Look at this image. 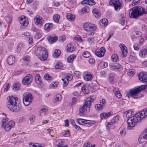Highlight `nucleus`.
Segmentation results:
<instances>
[{
  "mask_svg": "<svg viewBox=\"0 0 147 147\" xmlns=\"http://www.w3.org/2000/svg\"><path fill=\"white\" fill-rule=\"evenodd\" d=\"M147 116V108L144 109L143 111L130 117L127 121V128L131 129L138 122Z\"/></svg>",
  "mask_w": 147,
  "mask_h": 147,
  "instance_id": "obj_1",
  "label": "nucleus"
},
{
  "mask_svg": "<svg viewBox=\"0 0 147 147\" xmlns=\"http://www.w3.org/2000/svg\"><path fill=\"white\" fill-rule=\"evenodd\" d=\"M8 102L7 107L11 111L17 112L21 109V105L18 101V98L16 97L12 96H9L7 98Z\"/></svg>",
  "mask_w": 147,
  "mask_h": 147,
  "instance_id": "obj_2",
  "label": "nucleus"
},
{
  "mask_svg": "<svg viewBox=\"0 0 147 147\" xmlns=\"http://www.w3.org/2000/svg\"><path fill=\"white\" fill-rule=\"evenodd\" d=\"M95 97L93 96H90L85 101L84 105L80 107L79 112L80 115L85 114L86 112H88L90 110L91 102L95 99Z\"/></svg>",
  "mask_w": 147,
  "mask_h": 147,
  "instance_id": "obj_3",
  "label": "nucleus"
},
{
  "mask_svg": "<svg viewBox=\"0 0 147 147\" xmlns=\"http://www.w3.org/2000/svg\"><path fill=\"white\" fill-rule=\"evenodd\" d=\"M146 85L141 86L140 87L135 88L133 89L130 90L129 92L127 94V96L129 98L131 97L134 98H138L141 96V95L139 94L142 90L146 88Z\"/></svg>",
  "mask_w": 147,
  "mask_h": 147,
  "instance_id": "obj_4",
  "label": "nucleus"
},
{
  "mask_svg": "<svg viewBox=\"0 0 147 147\" xmlns=\"http://www.w3.org/2000/svg\"><path fill=\"white\" fill-rule=\"evenodd\" d=\"M144 8L135 6L131 9L129 16L131 18H137L144 13Z\"/></svg>",
  "mask_w": 147,
  "mask_h": 147,
  "instance_id": "obj_5",
  "label": "nucleus"
},
{
  "mask_svg": "<svg viewBox=\"0 0 147 147\" xmlns=\"http://www.w3.org/2000/svg\"><path fill=\"white\" fill-rule=\"evenodd\" d=\"M35 54L41 60L44 61L47 57V52L46 49L40 46H38L35 48Z\"/></svg>",
  "mask_w": 147,
  "mask_h": 147,
  "instance_id": "obj_6",
  "label": "nucleus"
},
{
  "mask_svg": "<svg viewBox=\"0 0 147 147\" xmlns=\"http://www.w3.org/2000/svg\"><path fill=\"white\" fill-rule=\"evenodd\" d=\"M33 97L32 94L29 92H26L23 95V100L24 104L26 106L29 105L32 102Z\"/></svg>",
  "mask_w": 147,
  "mask_h": 147,
  "instance_id": "obj_7",
  "label": "nucleus"
},
{
  "mask_svg": "<svg viewBox=\"0 0 147 147\" xmlns=\"http://www.w3.org/2000/svg\"><path fill=\"white\" fill-rule=\"evenodd\" d=\"M83 28L86 31L92 32L95 31L96 30L97 27L94 24L87 22L84 24Z\"/></svg>",
  "mask_w": 147,
  "mask_h": 147,
  "instance_id": "obj_8",
  "label": "nucleus"
},
{
  "mask_svg": "<svg viewBox=\"0 0 147 147\" xmlns=\"http://www.w3.org/2000/svg\"><path fill=\"white\" fill-rule=\"evenodd\" d=\"M14 125V121H8L6 123L2 124L1 125V127L2 128H4L6 131H8Z\"/></svg>",
  "mask_w": 147,
  "mask_h": 147,
  "instance_id": "obj_9",
  "label": "nucleus"
},
{
  "mask_svg": "<svg viewBox=\"0 0 147 147\" xmlns=\"http://www.w3.org/2000/svg\"><path fill=\"white\" fill-rule=\"evenodd\" d=\"M109 3L111 5H114L115 9L116 11L121 8V2L119 0H110Z\"/></svg>",
  "mask_w": 147,
  "mask_h": 147,
  "instance_id": "obj_10",
  "label": "nucleus"
},
{
  "mask_svg": "<svg viewBox=\"0 0 147 147\" xmlns=\"http://www.w3.org/2000/svg\"><path fill=\"white\" fill-rule=\"evenodd\" d=\"M32 80V76L28 74L23 78L22 80V84L24 85H28L30 84Z\"/></svg>",
  "mask_w": 147,
  "mask_h": 147,
  "instance_id": "obj_11",
  "label": "nucleus"
},
{
  "mask_svg": "<svg viewBox=\"0 0 147 147\" xmlns=\"http://www.w3.org/2000/svg\"><path fill=\"white\" fill-rule=\"evenodd\" d=\"M34 22L38 25L42 26L44 23L42 18L39 15H37L34 17Z\"/></svg>",
  "mask_w": 147,
  "mask_h": 147,
  "instance_id": "obj_12",
  "label": "nucleus"
},
{
  "mask_svg": "<svg viewBox=\"0 0 147 147\" xmlns=\"http://www.w3.org/2000/svg\"><path fill=\"white\" fill-rule=\"evenodd\" d=\"M105 51V48L104 47H101L100 49L95 51V54L97 56L101 57L104 55Z\"/></svg>",
  "mask_w": 147,
  "mask_h": 147,
  "instance_id": "obj_13",
  "label": "nucleus"
},
{
  "mask_svg": "<svg viewBox=\"0 0 147 147\" xmlns=\"http://www.w3.org/2000/svg\"><path fill=\"white\" fill-rule=\"evenodd\" d=\"M140 143H142L147 141V130L144 131L138 139Z\"/></svg>",
  "mask_w": 147,
  "mask_h": 147,
  "instance_id": "obj_14",
  "label": "nucleus"
},
{
  "mask_svg": "<svg viewBox=\"0 0 147 147\" xmlns=\"http://www.w3.org/2000/svg\"><path fill=\"white\" fill-rule=\"evenodd\" d=\"M19 18L20 23L21 24L25 26H27L28 25V21L25 16H22Z\"/></svg>",
  "mask_w": 147,
  "mask_h": 147,
  "instance_id": "obj_15",
  "label": "nucleus"
},
{
  "mask_svg": "<svg viewBox=\"0 0 147 147\" xmlns=\"http://www.w3.org/2000/svg\"><path fill=\"white\" fill-rule=\"evenodd\" d=\"M139 80L143 82H147V75L141 72L138 75Z\"/></svg>",
  "mask_w": 147,
  "mask_h": 147,
  "instance_id": "obj_16",
  "label": "nucleus"
},
{
  "mask_svg": "<svg viewBox=\"0 0 147 147\" xmlns=\"http://www.w3.org/2000/svg\"><path fill=\"white\" fill-rule=\"evenodd\" d=\"M119 46L121 49L123 57H125L127 55V51L126 47L123 44H120Z\"/></svg>",
  "mask_w": 147,
  "mask_h": 147,
  "instance_id": "obj_17",
  "label": "nucleus"
},
{
  "mask_svg": "<svg viewBox=\"0 0 147 147\" xmlns=\"http://www.w3.org/2000/svg\"><path fill=\"white\" fill-rule=\"evenodd\" d=\"M83 75L84 80L86 81H90L93 78L92 75L89 73L85 72Z\"/></svg>",
  "mask_w": 147,
  "mask_h": 147,
  "instance_id": "obj_18",
  "label": "nucleus"
},
{
  "mask_svg": "<svg viewBox=\"0 0 147 147\" xmlns=\"http://www.w3.org/2000/svg\"><path fill=\"white\" fill-rule=\"evenodd\" d=\"M67 51L68 52H72L75 49V48L74 45L71 44L67 45L66 47Z\"/></svg>",
  "mask_w": 147,
  "mask_h": 147,
  "instance_id": "obj_19",
  "label": "nucleus"
},
{
  "mask_svg": "<svg viewBox=\"0 0 147 147\" xmlns=\"http://www.w3.org/2000/svg\"><path fill=\"white\" fill-rule=\"evenodd\" d=\"M111 115L112 114L110 112L103 113L100 114V117L101 119H105L111 116Z\"/></svg>",
  "mask_w": 147,
  "mask_h": 147,
  "instance_id": "obj_20",
  "label": "nucleus"
},
{
  "mask_svg": "<svg viewBox=\"0 0 147 147\" xmlns=\"http://www.w3.org/2000/svg\"><path fill=\"white\" fill-rule=\"evenodd\" d=\"M15 57L12 55H10L8 57L7 59V63L9 65H12L15 62Z\"/></svg>",
  "mask_w": 147,
  "mask_h": 147,
  "instance_id": "obj_21",
  "label": "nucleus"
},
{
  "mask_svg": "<svg viewBox=\"0 0 147 147\" xmlns=\"http://www.w3.org/2000/svg\"><path fill=\"white\" fill-rule=\"evenodd\" d=\"M139 55L142 58H144L147 56V48L141 50L140 52Z\"/></svg>",
  "mask_w": 147,
  "mask_h": 147,
  "instance_id": "obj_22",
  "label": "nucleus"
},
{
  "mask_svg": "<svg viewBox=\"0 0 147 147\" xmlns=\"http://www.w3.org/2000/svg\"><path fill=\"white\" fill-rule=\"evenodd\" d=\"M53 24L51 23H48L45 24L44 26L45 30H50L53 28Z\"/></svg>",
  "mask_w": 147,
  "mask_h": 147,
  "instance_id": "obj_23",
  "label": "nucleus"
},
{
  "mask_svg": "<svg viewBox=\"0 0 147 147\" xmlns=\"http://www.w3.org/2000/svg\"><path fill=\"white\" fill-rule=\"evenodd\" d=\"M36 82L39 85H41L42 84L41 77L39 74L36 75L35 78Z\"/></svg>",
  "mask_w": 147,
  "mask_h": 147,
  "instance_id": "obj_24",
  "label": "nucleus"
},
{
  "mask_svg": "<svg viewBox=\"0 0 147 147\" xmlns=\"http://www.w3.org/2000/svg\"><path fill=\"white\" fill-rule=\"evenodd\" d=\"M21 86V83L18 82H16L13 84V88L14 90L17 91L18 90Z\"/></svg>",
  "mask_w": 147,
  "mask_h": 147,
  "instance_id": "obj_25",
  "label": "nucleus"
},
{
  "mask_svg": "<svg viewBox=\"0 0 147 147\" xmlns=\"http://www.w3.org/2000/svg\"><path fill=\"white\" fill-rule=\"evenodd\" d=\"M66 18L69 21H73L75 20V16L71 13H68L66 15Z\"/></svg>",
  "mask_w": 147,
  "mask_h": 147,
  "instance_id": "obj_26",
  "label": "nucleus"
},
{
  "mask_svg": "<svg viewBox=\"0 0 147 147\" xmlns=\"http://www.w3.org/2000/svg\"><path fill=\"white\" fill-rule=\"evenodd\" d=\"M92 11L94 15L96 18H98L100 16V13L97 9H93Z\"/></svg>",
  "mask_w": 147,
  "mask_h": 147,
  "instance_id": "obj_27",
  "label": "nucleus"
},
{
  "mask_svg": "<svg viewBox=\"0 0 147 147\" xmlns=\"http://www.w3.org/2000/svg\"><path fill=\"white\" fill-rule=\"evenodd\" d=\"M114 94H115L116 97L118 98H120L121 97V94L120 91H119L118 89V88H115L114 89Z\"/></svg>",
  "mask_w": 147,
  "mask_h": 147,
  "instance_id": "obj_28",
  "label": "nucleus"
},
{
  "mask_svg": "<svg viewBox=\"0 0 147 147\" xmlns=\"http://www.w3.org/2000/svg\"><path fill=\"white\" fill-rule=\"evenodd\" d=\"M119 119V117L118 116L115 117L111 120L110 122L107 123V124L109 125H111L113 123H115Z\"/></svg>",
  "mask_w": 147,
  "mask_h": 147,
  "instance_id": "obj_29",
  "label": "nucleus"
},
{
  "mask_svg": "<svg viewBox=\"0 0 147 147\" xmlns=\"http://www.w3.org/2000/svg\"><path fill=\"white\" fill-rule=\"evenodd\" d=\"M62 99V97L61 95L59 94H57L56 95L55 98L53 101L54 103H56L57 101L61 100Z\"/></svg>",
  "mask_w": 147,
  "mask_h": 147,
  "instance_id": "obj_30",
  "label": "nucleus"
},
{
  "mask_svg": "<svg viewBox=\"0 0 147 147\" xmlns=\"http://www.w3.org/2000/svg\"><path fill=\"white\" fill-rule=\"evenodd\" d=\"M108 21L106 19H102L100 21V24L103 26H106L108 24Z\"/></svg>",
  "mask_w": 147,
  "mask_h": 147,
  "instance_id": "obj_31",
  "label": "nucleus"
},
{
  "mask_svg": "<svg viewBox=\"0 0 147 147\" xmlns=\"http://www.w3.org/2000/svg\"><path fill=\"white\" fill-rule=\"evenodd\" d=\"M88 121V120L82 119H77V121L79 124L80 125L82 124L81 123H82L84 124H87V122Z\"/></svg>",
  "mask_w": 147,
  "mask_h": 147,
  "instance_id": "obj_32",
  "label": "nucleus"
},
{
  "mask_svg": "<svg viewBox=\"0 0 147 147\" xmlns=\"http://www.w3.org/2000/svg\"><path fill=\"white\" fill-rule=\"evenodd\" d=\"M129 60L131 62H134L136 60V56L135 54L133 55L132 54L129 56Z\"/></svg>",
  "mask_w": 147,
  "mask_h": 147,
  "instance_id": "obj_33",
  "label": "nucleus"
},
{
  "mask_svg": "<svg viewBox=\"0 0 147 147\" xmlns=\"http://www.w3.org/2000/svg\"><path fill=\"white\" fill-rule=\"evenodd\" d=\"M61 53L60 50L56 49L55 50L54 53L53 54V57L54 58H57L59 56Z\"/></svg>",
  "mask_w": 147,
  "mask_h": 147,
  "instance_id": "obj_34",
  "label": "nucleus"
},
{
  "mask_svg": "<svg viewBox=\"0 0 147 147\" xmlns=\"http://www.w3.org/2000/svg\"><path fill=\"white\" fill-rule=\"evenodd\" d=\"M76 57V55L74 54H72L69 56L67 58V61L68 62L70 63L72 62L74 59Z\"/></svg>",
  "mask_w": 147,
  "mask_h": 147,
  "instance_id": "obj_35",
  "label": "nucleus"
},
{
  "mask_svg": "<svg viewBox=\"0 0 147 147\" xmlns=\"http://www.w3.org/2000/svg\"><path fill=\"white\" fill-rule=\"evenodd\" d=\"M48 110L47 107L45 105L42 106L40 108L39 110L40 113H43L46 112Z\"/></svg>",
  "mask_w": 147,
  "mask_h": 147,
  "instance_id": "obj_36",
  "label": "nucleus"
},
{
  "mask_svg": "<svg viewBox=\"0 0 147 147\" xmlns=\"http://www.w3.org/2000/svg\"><path fill=\"white\" fill-rule=\"evenodd\" d=\"M82 90L84 94H88L89 92L88 88L85 85H84L82 88Z\"/></svg>",
  "mask_w": 147,
  "mask_h": 147,
  "instance_id": "obj_37",
  "label": "nucleus"
},
{
  "mask_svg": "<svg viewBox=\"0 0 147 147\" xmlns=\"http://www.w3.org/2000/svg\"><path fill=\"white\" fill-rule=\"evenodd\" d=\"M62 141L61 139H58L55 142V145L58 147H61L62 145Z\"/></svg>",
  "mask_w": 147,
  "mask_h": 147,
  "instance_id": "obj_38",
  "label": "nucleus"
},
{
  "mask_svg": "<svg viewBox=\"0 0 147 147\" xmlns=\"http://www.w3.org/2000/svg\"><path fill=\"white\" fill-rule=\"evenodd\" d=\"M29 145L30 147H44V145L43 144L39 145L38 144H34L32 143H30Z\"/></svg>",
  "mask_w": 147,
  "mask_h": 147,
  "instance_id": "obj_39",
  "label": "nucleus"
},
{
  "mask_svg": "<svg viewBox=\"0 0 147 147\" xmlns=\"http://www.w3.org/2000/svg\"><path fill=\"white\" fill-rule=\"evenodd\" d=\"M57 37H53L50 36L48 38V41L50 42H55L57 40Z\"/></svg>",
  "mask_w": 147,
  "mask_h": 147,
  "instance_id": "obj_40",
  "label": "nucleus"
},
{
  "mask_svg": "<svg viewBox=\"0 0 147 147\" xmlns=\"http://www.w3.org/2000/svg\"><path fill=\"white\" fill-rule=\"evenodd\" d=\"M60 16L58 14H55L53 16V19L54 21L56 23L59 22V20L60 18Z\"/></svg>",
  "mask_w": 147,
  "mask_h": 147,
  "instance_id": "obj_41",
  "label": "nucleus"
},
{
  "mask_svg": "<svg viewBox=\"0 0 147 147\" xmlns=\"http://www.w3.org/2000/svg\"><path fill=\"white\" fill-rule=\"evenodd\" d=\"M95 109L98 111L101 110L103 108L102 106L100 104H96L95 105Z\"/></svg>",
  "mask_w": 147,
  "mask_h": 147,
  "instance_id": "obj_42",
  "label": "nucleus"
},
{
  "mask_svg": "<svg viewBox=\"0 0 147 147\" xmlns=\"http://www.w3.org/2000/svg\"><path fill=\"white\" fill-rule=\"evenodd\" d=\"M100 65L101 68L104 69L107 67L108 63L106 62L102 61L100 62Z\"/></svg>",
  "mask_w": 147,
  "mask_h": 147,
  "instance_id": "obj_43",
  "label": "nucleus"
},
{
  "mask_svg": "<svg viewBox=\"0 0 147 147\" xmlns=\"http://www.w3.org/2000/svg\"><path fill=\"white\" fill-rule=\"evenodd\" d=\"M111 58L113 61L116 62L118 59V57L117 54H113L112 55Z\"/></svg>",
  "mask_w": 147,
  "mask_h": 147,
  "instance_id": "obj_44",
  "label": "nucleus"
},
{
  "mask_svg": "<svg viewBox=\"0 0 147 147\" xmlns=\"http://www.w3.org/2000/svg\"><path fill=\"white\" fill-rule=\"evenodd\" d=\"M89 10V8L87 6H85L82 8V12L83 13H85L88 12Z\"/></svg>",
  "mask_w": 147,
  "mask_h": 147,
  "instance_id": "obj_45",
  "label": "nucleus"
},
{
  "mask_svg": "<svg viewBox=\"0 0 147 147\" xmlns=\"http://www.w3.org/2000/svg\"><path fill=\"white\" fill-rule=\"evenodd\" d=\"M132 112L131 111H128L124 112V114L127 117H128L131 115Z\"/></svg>",
  "mask_w": 147,
  "mask_h": 147,
  "instance_id": "obj_46",
  "label": "nucleus"
},
{
  "mask_svg": "<svg viewBox=\"0 0 147 147\" xmlns=\"http://www.w3.org/2000/svg\"><path fill=\"white\" fill-rule=\"evenodd\" d=\"M83 56L85 58H88L90 55V54L88 51H85L82 53Z\"/></svg>",
  "mask_w": 147,
  "mask_h": 147,
  "instance_id": "obj_47",
  "label": "nucleus"
},
{
  "mask_svg": "<svg viewBox=\"0 0 147 147\" xmlns=\"http://www.w3.org/2000/svg\"><path fill=\"white\" fill-rule=\"evenodd\" d=\"M35 119V116L33 115H31L29 118V120H30V123H33Z\"/></svg>",
  "mask_w": 147,
  "mask_h": 147,
  "instance_id": "obj_48",
  "label": "nucleus"
},
{
  "mask_svg": "<svg viewBox=\"0 0 147 147\" xmlns=\"http://www.w3.org/2000/svg\"><path fill=\"white\" fill-rule=\"evenodd\" d=\"M61 80L63 82V86H66L68 83V80L67 79L64 78V79L62 78Z\"/></svg>",
  "mask_w": 147,
  "mask_h": 147,
  "instance_id": "obj_49",
  "label": "nucleus"
},
{
  "mask_svg": "<svg viewBox=\"0 0 147 147\" xmlns=\"http://www.w3.org/2000/svg\"><path fill=\"white\" fill-rule=\"evenodd\" d=\"M41 37V34L38 32H37L35 34L34 36V38L36 39H40Z\"/></svg>",
  "mask_w": 147,
  "mask_h": 147,
  "instance_id": "obj_50",
  "label": "nucleus"
},
{
  "mask_svg": "<svg viewBox=\"0 0 147 147\" xmlns=\"http://www.w3.org/2000/svg\"><path fill=\"white\" fill-rule=\"evenodd\" d=\"M74 39L78 41L81 42L82 41V38L80 36H78L75 37Z\"/></svg>",
  "mask_w": 147,
  "mask_h": 147,
  "instance_id": "obj_51",
  "label": "nucleus"
},
{
  "mask_svg": "<svg viewBox=\"0 0 147 147\" xmlns=\"http://www.w3.org/2000/svg\"><path fill=\"white\" fill-rule=\"evenodd\" d=\"M66 77L67 78H67L68 81L71 80L73 78L72 75L70 74H67L66 76Z\"/></svg>",
  "mask_w": 147,
  "mask_h": 147,
  "instance_id": "obj_52",
  "label": "nucleus"
},
{
  "mask_svg": "<svg viewBox=\"0 0 147 147\" xmlns=\"http://www.w3.org/2000/svg\"><path fill=\"white\" fill-rule=\"evenodd\" d=\"M122 69V66L119 64H116V68L118 70H120Z\"/></svg>",
  "mask_w": 147,
  "mask_h": 147,
  "instance_id": "obj_53",
  "label": "nucleus"
},
{
  "mask_svg": "<svg viewBox=\"0 0 147 147\" xmlns=\"http://www.w3.org/2000/svg\"><path fill=\"white\" fill-rule=\"evenodd\" d=\"M44 78L45 79L47 80H51L52 78V77L47 74H46L44 75Z\"/></svg>",
  "mask_w": 147,
  "mask_h": 147,
  "instance_id": "obj_54",
  "label": "nucleus"
},
{
  "mask_svg": "<svg viewBox=\"0 0 147 147\" xmlns=\"http://www.w3.org/2000/svg\"><path fill=\"white\" fill-rule=\"evenodd\" d=\"M134 36L136 37L137 38L141 36L142 35L141 33L139 32H135L134 33Z\"/></svg>",
  "mask_w": 147,
  "mask_h": 147,
  "instance_id": "obj_55",
  "label": "nucleus"
},
{
  "mask_svg": "<svg viewBox=\"0 0 147 147\" xmlns=\"http://www.w3.org/2000/svg\"><path fill=\"white\" fill-rule=\"evenodd\" d=\"M134 69H131L129 70L127 72V74L129 76H133L134 75Z\"/></svg>",
  "mask_w": 147,
  "mask_h": 147,
  "instance_id": "obj_56",
  "label": "nucleus"
},
{
  "mask_svg": "<svg viewBox=\"0 0 147 147\" xmlns=\"http://www.w3.org/2000/svg\"><path fill=\"white\" fill-rule=\"evenodd\" d=\"M58 85V82H52L51 84V85L53 88H55L56 87H57Z\"/></svg>",
  "mask_w": 147,
  "mask_h": 147,
  "instance_id": "obj_57",
  "label": "nucleus"
},
{
  "mask_svg": "<svg viewBox=\"0 0 147 147\" xmlns=\"http://www.w3.org/2000/svg\"><path fill=\"white\" fill-rule=\"evenodd\" d=\"M140 2V0H134L132 2V5L133 6H134L138 4Z\"/></svg>",
  "mask_w": 147,
  "mask_h": 147,
  "instance_id": "obj_58",
  "label": "nucleus"
},
{
  "mask_svg": "<svg viewBox=\"0 0 147 147\" xmlns=\"http://www.w3.org/2000/svg\"><path fill=\"white\" fill-rule=\"evenodd\" d=\"M95 145H92L89 143H87L84 144L83 147H94Z\"/></svg>",
  "mask_w": 147,
  "mask_h": 147,
  "instance_id": "obj_59",
  "label": "nucleus"
},
{
  "mask_svg": "<svg viewBox=\"0 0 147 147\" xmlns=\"http://www.w3.org/2000/svg\"><path fill=\"white\" fill-rule=\"evenodd\" d=\"M88 5L91 6L95 4V2L93 0H89Z\"/></svg>",
  "mask_w": 147,
  "mask_h": 147,
  "instance_id": "obj_60",
  "label": "nucleus"
},
{
  "mask_svg": "<svg viewBox=\"0 0 147 147\" xmlns=\"http://www.w3.org/2000/svg\"><path fill=\"white\" fill-rule=\"evenodd\" d=\"M133 47L134 50L136 51H138L140 49L139 46L137 44H134Z\"/></svg>",
  "mask_w": 147,
  "mask_h": 147,
  "instance_id": "obj_61",
  "label": "nucleus"
},
{
  "mask_svg": "<svg viewBox=\"0 0 147 147\" xmlns=\"http://www.w3.org/2000/svg\"><path fill=\"white\" fill-rule=\"evenodd\" d=\"M74 76L77 77H79L80 75V73L78 71H75L74 72Z\"/></svg>",
  "mask_w": 147,
  "mask_h": 147,
  "instance_id": "obj_62",
  "label": "nucleus"
},
{
  "mask_svg": "<svg viewBox=\"0 0 147 147\" xmlns=\"http://www.w3.org/2000/svg\"><path fill=\"white\" fill-rule=\"evenodd\" d=\"M63 135L65 137H68L70 136L68 131H66L63 133Z\"/></svg>",
  "mask_w": 147,
  "mask_h": 147,
  "instance_id": "obj_63",
  "label": "nucleus"
},
{
  "mask_svg": "<svg viewBox=\"0 0 147 147\" xmlns=\"http://www.w3.org/2000/svg\"><path fill=\"white\" fill-rule=\"evenodd\" d=\"M24 46V45L22 43L19 44L17 48V49L19 51Z\"/></svg>",
  "mask_w": 147,
  "mask_h": 147,
  "instance_id": "obj_64",
  "label": "nucleus"
}]
</instances>
